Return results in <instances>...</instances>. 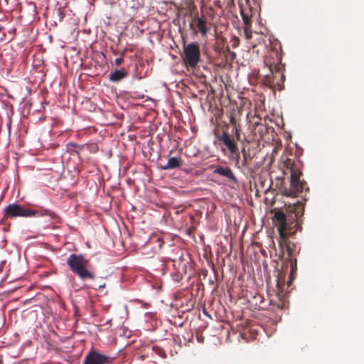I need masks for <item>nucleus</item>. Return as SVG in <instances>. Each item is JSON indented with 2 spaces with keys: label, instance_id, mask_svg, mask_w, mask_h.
Segmentation results:
<instances>
[{
  "label": "nucleus",
  "instance_id": "obj_22",
  "mask_svg": "<svg viewBox=\"0 0 364 364\" xmlns=\"http://www.w3.org/2000/svg\"><path fill=\"white\" fill-rule=\"evenodd\" d=\"M232 156H235V159L236 161H237L240 159V153H239V149H237V153H234V154Z\"/></svg>",
  "mask_w": 364,
  "mask_h": 364
},
{
  "label": "nucleus",
  "instance_id": "obj_7",
  "mask_svg": "<svg viewBox=\"0 0 364 364\" xmlns=\"http://www.w3.org/2000/svg\"><path fill=\"white\" fill-rule=\"evenodd\" d=\"M282 46L280 43L275 42V43H272L271 49L264 59V65L269 70L284 68V65L282 63Z\"/></svg>",
  "mask_w": 364,
  "mask_h": 364
},
{
  "label": "nucleus",
  "instance_id": "obj_15",
  "mask_svg": "<svg viewBox=\"0 0 364 364\" xmlns=\"http://www.w3.org/2000/svg\"><path fill=\"white\" fill-rule=\"evenodd\" d=\"M153 350L157 354L159 355V356H161V358H166V353L165 351L164 350L163 348H160V347H158V346H154L153 347Z\"/></svg>",
  "mask_w": 364,
  "mask_h": 364
},
{
  "label": "nucleus",
  "instance_id": "obj_13",
  "mask_svg": "<svg viewBox=\"0 0 364 364\" xmlns=\"http://www.w3.org/2000/svg\"><path fill=\"white\" fill-rule=\"evenodd\" d=\"M128 75V73L124 68L119 70H114L112 71L109 75V80L113 82H118L120 80L124 79Z\"/></svg>",
  "mask_w": 364,
  "mask_h": 364
},
{
  "label": "nucleus",
  "instance_id": "obj_26",
  "mask_svg": "<svg viewBox=\"0 0 364 364\" xmlns=\"http://www.w3.org/2000/svg\"><path fill=\"white\" fill-rule=\"evenodd\" d=\"M126 50H126V49H124V50L122 51V54H121V57H122V58H123V56L124 55V54H125V53H126Z\"/></svg>",
  "mask_w": 364,
  "mask_h": 364
},
{
  "label": "nucleus",
  "instance_id": "obj_1",
  "mask_svg": "<svg viewBox=\"0 0 364 364\" xmlns=\"http://www.w3.org/2000/svg\"><path fill=\"white\" fill-rule=\"evenodd\" d=\"M298 217L299 215L296 213L291 220L287 217L283 211H277L272 218V222L277 227L279 235V246L281 250L279 257L281 259L289 263L291 267L290 276L296 270V259L294 255L295 245L289 238L301 228L297 222L294 224Z\"/></svg>",
  "mask_w": 364,
  "mask_h": 364
},
{
  "label": "nucleus",
  "instance_id": "obj_21",
  "mask_svg": "<svg viewBox=\"0 0 364 364\" xmlns=\"http://www.w3.org/2000/svg\"><path fill=\"white\" fill-rule=\"evenodd\" d=\"M230 122L235 127V126H237L236 125V122H235V119L233 117H230Z\"/></svg>",
  "mask_w": 364,
  "mask_h": 364
},
{
  "label": "nucleus",
  "instance_id": "obj_2",
  "mask_svg": "<svg viewBox=\"0 0 364 364\" xmlns=\"http://www.w3.org/2000/svg\"><path fill=\"white\" fill-rule=\"evenodd\" d=\"M48 215L56 223H61L60 218L53 211L48 209H38L34 210L20 204L14 203L8 205L4 209V218H32V217H43Z\"/></svg>",
  "mask_w": 364,
  "mask_h": 364
},
{
  "label": "nucleus",
  "instance_id": "obj_18",
  "mask_svg": "<svg viewBox=\"0 0 364 364\" xmlns=\"http://www.w3.org/2000/svg\"><path fill=\"white\" fill-rule=\"evenodd\" d=\"M124 63V58L122 57L117 58L114 60V64L117 66H120Z\"/></svg>",
  "mask_w": 364,
  "mask_h": 364
},
{
  "label": "nucleus",
  "instance_id": "obj_6",
  "mask_svg": "<svg viewBox=\"0 0 364 364\" xmlns=\"http://www.w3.org/2000/svg\"><path fill=\"white\" fill-rule=\"evenodd\" d=\"M284 71V68L269 70V74H267L264 77L262 84L272 90H277L281 91L284 89V82L285 81Z\"/></svg>",
  "mask_w": 364,
  "mask_h": 364
},
{
  "label": "nucleus",
  "instance_id": "obj_14",
  "mask_svg": "<svg viewBox=\"0 0 364 364\" xmlns=\"http://www.w3.org/2000/svg\"><path fill=\"white\" fill-rule=\"evenodd\" d=\"M194 20L196 21V26L200 33L205 36L208 33V28L206 26L205 20L202 17H195Z\"/></svg>",
  "mask_w": 364,
  "mask_h": 364
},
{
  "label": "nucleus",
  "instance_id": "obj_16",
  "mask_svg": "<svg viewBox=\"0 0 364 364\" xmlns=\"http://www.w3.org/2000/svg\"><path fill=\"white\" fill-rule=\"evenodd\" d=\"M232 132L234 133L236 140L240 141V130L237 126H235V127L232 129Z\"/></svg>",
  "mask_w": 364,
  "mask_h": 364
},
{
  "label": "nucleus",
  "instance_id": "obj_27",
  "mask_svg": "<svg viewBox=\"0 0 364 364\" xmlns=\"http://www.w3.org/2000/svg\"><path fill=\"white\" fill-rule=\"evenodd\" d=\"M277 211H279V210H274V211L272 210V213H274V215Z\"/></svg>",
  "mask_w": 364,
  "mask_h": 364
},
{
  "label": "nucleus",
  "instance_id": "obj_5",
  "mask_svg": "<svg viewBox=\"0 0 364 364\" xmlns=\"http://www.w3.org/2000/svg\"><path fill=\"white\" fill-rule=\"evenodd\" d=\"M181 57L186 67L195 68L200 62V49L199 43L198 42L186 43L183 41Z\"/></svg>",
  "mask_w": 364,
  "mask_h": 364
},
{
  "label": "nucleus",
  "instance_id": "obj_10",
  "mask_svg": "<svg viewBox=\"0 0 364 364\" xmlns=\"http://www.w3.org/2000/svg\"><path fill=\"white\" fill-rule=\"evenodd\" d=\"M213 174H217L226 178L229 182L237 183V179L232 170L228 166L217 165L214 166Z\"/></svg>",
  "mask_w": 364,
  "mask_h": 364
},
{
  "label": "nucleus",
  "instance_id": "obj_29",
  "mask_svg": "<svg viewBox=\"0 0 364 364\" xmlns=\"http://www.w3.org/2000/svg\"><path fill=\"white\" fill-rule=\"evenodd\" d=\"M193 25L192 23H191L190 27H191V28H193Z\"/></svg>",
  "mask_w": 364,
  "mask_h": 364
},
{
  "label": "nucleus",
  "instance_id": "obj_24",
  "mask_svg": "<svg viewBox=\"0 0 364 364\" xmlns=\"http://www.w3.org/2000/svg\"><path fill=\"white\" fill-rule=\"evenodd\" d=\"M246 161H247V155L245 153H244L243 165H246Z\"/></svg>",
  "mask_w": 364,
  "mask_h": 364
},
{
  "label": "nucleus",
  "instance_id": "obj_12",
  "mask_svg": "<svg viewBox=\"0 0 364 364\" xmlns=\"http://www.w3.org/2000/svg\"><path fill=\"white\" fill-rule=\"evenodd\" d=\"M183 164V161L180 157H171L165 164H160L159 168L161 170H170L180 167Z\"/></svg>",
  "mask_w": 364,
  "mask_h": 364
},
{
  "label": "nucleus",
  "instance_id": "obj_3",
  "mask_svg": "<svg viewBox=\"0 0 364 364\" xmlns=\"http://www.w3.org/2000/svg\"><path fill=\"white\" fill-rule=\"evenodd\" d=\"M284 165L287 168L290 170V187L289 189H285L284 194L287 196H296L298 194L303 192V191L308 190L307 183L305 181H301L300 177L302 175L301 171V162L299 160H292L287 159L284 161Z\"/></svg>",
  "mask_w": 364,
  "mask_h": 364
},
{
  "label": "nucleus",
  "instance_id": "obj_11",
  "mask_svg": "<svg viewBox=\"0 0 364 364\" xmlns=\"http://www.w3.org/2000/svg\"><path fill=\"white\" fill-rule=\"evenodd\" d=\"M240 12L242 16V19L245 24V27H251L252 26V8L250 7L248 10H245L243 8V5L242 3L239 2Z\"/></svg>",
  "mask_w": 364,
  "mask_h": 364
},
{
  "label": "nucleus",
  "instance_id": "obj_20",
  "mask_svg": "<svg viewBox=\"0 0 364 364\" xmlns=\"http://www.w3.org/2000/svg\"><path fill=\"white\" fill-rule=\"evenodd\" d=\"M255 299H261V302H260V304H259V307H260V308H263V306L261 305V304H262V303H263L262 296V295H260V294H258L257 296H255Z\"/></svg>",
  "mask_w": 364,
  "mask_h": 364
},
{
  "label": "nucleus",
  "instance_id": "obj_4",
  "mask_svg": "<svg viewBox=\"0 0 364 364\" xmlns=\"http://www.w3.org/2000/svg\"><path fill=\"white\" fill-rule=\"evenodd\" d=\"M90 261L83 255L71 254L67 259L70 269L81 280L94 279L95 275L90 268Z\"/></svg>",
  "mask_w": 364,
  "mask_h": 364
},
{
  "label": "nucleus",
  "instance_id": "obj_17",
  "mask_svg": "<svg viewBox=\"0 0 364 364\" xmlns=\"http://www.w3.org/2000/svg\"><path fill=\"white\" fill-rule=\"evenodd\" d=\"M244 31L245 34V37L247 39H250L252 38V31H251V27H245Z\"/></svg>",
  "mask_w": 364,
  "mask_h": 364
},
{
  "label": "nucleus",
  "instance_id": "obj_28",
  "mask_svg": "<svg viewBox=\"0 0 364 364\" xmlns=\"http://www.w3.org/2000/svg\"><path fill=\"white\" fill-rule=\"evenodd\" d=\"M3 27L0 26V32L3 30Z\"/></svg>",
  "mask_w": 364,
  "mask_h": 364
},
{
  "label": "nucleus",
  "instance_id": "obj_9",
  "mask_svg": "<svg viewBox=\"0 0 364 364\" xmlns=\"http://www.w3.org/2000/svg\"><path fill=\"white\" fill-rule=\"evenodd\" d=\"M220 144H223L231 155L237 153V144L235 139L226 131H223L221 134L216 135Z\"/></svg>",
  "mask_w": 364,
  "mask_h": 364
},
{
  "label": "nucleus",
  "instance_id": "obj_8",
  "mask_svg": "<svg viewBox=\"0 0 364 364\" xmlns=\"http://www.w3.org/2000/svg\"><path fill=\"white\" fill-rule=\"evenodd\" d=\"M113 358L92 348L85 356L82 364H111Z\"/></svg>",
  "mask_w": 364,
  "mask_h": 364
},
{
  "label": "nucleus",
  "instance_id": "obj_19",
  "mask_svg": "<svg viewBox=\"0 0 364 364\" xmlns=\"http://www.w3.org/2000/svg\"><path fill=\"white\" fill-rule=\"evenodd\" d=\"M277 291H278V292H277L278 296L280 297L281 293L282 292V289L281 287V283H280L279 279H277Z\"/></svg>",
  "mask_w": 364,
  "mask_h": 364
},
{
  "label": "nucleus",
  "instance_id": "obj_30",
  "mask_svg": "<svg viewBox=\"0 0 364 364\" xmlns=\"http://www.w3.org/2000/svg\"><path fill=\"white\" fill-rule=\"evenodd\" d=\"M222 151H223V152H225V149H222Z\"/></svg>",
  "mask_w": 364,
  "mask_h": 364
},
{
  "label": "nucleus",
  "instance_id": "obj_23",
  "mask_svg": "<svg viewBox=\"0 0 364 364\" xmlns=\"http://www.w3.org/2000/svg\"><path fill=\"white\" fill-rule=\"evenodd\" d=\"M105 283H103V284H100V285L98 286V289H105Z\"/></svg>",
  "mask_w": 364,
  "mask_h": 364
},
{
  "label": "nucleus",
  "instance_id": "obj_25",
  "mask_svg": "<svg viewBox=\"0 0 364 364\" xmlns=\"http://www.w3.org/2000/svg\"><path fill=\"white\" fill-rule=\"evenodd\" d=\"M245 4L250 8V0H245Z\"/></svg>",
  "mask_w": 364,
  "mask_h": 364
}]
</instances>
